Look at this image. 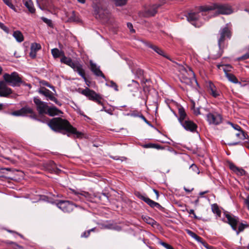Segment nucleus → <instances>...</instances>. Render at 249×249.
<instances>
[{"label": "nucleus", "instance_id": "nucleus-1", "mask_svg": "<svg viewBox=\"0 0 249 249\" xmlns=\"http://www.w3.org/2000/svg\"><path fill=\"white\" fill-rule=\"evenodd\" d=\"M48 125L53 131L60 132L62 130L76 135L78 138L82 137L83 134L77 131L67 120L60 117L53 118L48 123Z\"/></svg>", "mask_w": 249, "mask_h": 249}, {"label": "nucleus", "instance_id": "nucleus-2", "mask_svg": "<svg viewBox=\"0 0 249 249\" xmlns=\"http://www.w3.org/2000/svg\"><path fill=\"white\" fill-rule=\"evenodd\" d=\"M231 36V29L227 25L220 28L217 35L219 51L217 53H215L213 51H211V55L212 58L216 59L222 55L223 50L226 47V38L230 39Z\"/></svg>", "mask_w": 249, "mask_h": 249}, {"label": "nucleus", "instance_id": "nucleus-3", "mask_svg": "<svg viewBox=\"0 0 249 249\" xmlns=\"http://www.w3.org/2000/svg\"><path fill=\"white\" fill-rule=\"evenodd\" d=\"M178 69L179 72L178 77L182 83L190 86H194L195 84L198 85L195 73L190 68L187 69L184 66L179 65Z\"/></svg>", "mask_w": 249, "mask_h": 249}, {"label": "nucleus", "instance_id": "nucleus-4", "mask_svg": "<svg viewBox=\"0 0 249 249\" xmlns=\"http://www.w3.org/2000/svg\"><path fill=\"white\" fill-rule=\"evenodd\" d=\"M215 9L217 10L218 14L222 15H229L232 12L231 7L227 4L213 3L211 5H203L199 7V10L201 12H207Z\"/></svg>", "mask_w": 249, "mask_h": 249}, {"label": "nucleus", "instance_id": "nucleus-5", "mask_svg": "<svg viewBox=\"0 0 249 249\" xmlns=\"http://www.w3.org/2000/svg\"><path fill=\"white\" fill-rule=\"evenodd\" d=\"M4 81L9 85L12 87L19 86L22 83L21 78L17 72H13L12 73H5L3 76Z\"/></svg>", "mask_w": 249, "mask_h": 249}, {"label": "nucleus", "instance_id": "nucleus-6", "mask_svg": "<svg viewBox=\"0 0 249 249\" xmlns=\"http://www.w3.org/2000/svg\"><path fill=\"white\" fill-rule=\"evenodd\" d=\"M186 18L188 21L196 27H200L203 24V22L200 20V13L199 12L188 13Z\"/></svg>", "mask_w": 249, "mask_h": 249}, {"label": "nucleus", "instance_id": "nucleus-7", "mask_svg": "<svg viewBox=\"0 0 249 249\" xmlns=\"http://www.w3.org/2000/svg\"><path fill=\"white\" fill-rule=\"evenodd\" d=\"M56 206L65 213H70L77 207L74 203L68 200H59L56 203Z\"/></svg>", "mask_w": 249, "mask_h": 249}, {"label": "nucleus", "instance_id": "nucleus-8", "mask_svg": "<svg viewBox=\"0 0 249 249\" xmlns=\"http://www.w3.org/2000/svg\"><path fill=\"white\" fill-rule=\"evenodd\" d=\"M94 14L96 18L107 21L110 17V12L107 9L96 7L94 10Z\"/></svg>", "mask_w": 249, "mask_h": 249}, {"label": "nucleus", "instance_id": "nucleus-9", "mask_svg": "<svg viewBox=\"0 0 249 249\" xmlns=\"http://www.w3.org/2000/svg\"><path fill=\"white\" fill-rule=\"evenodd\" d=\"M34 102L36 105V109L39 114H46L49 108L47 103L42 101L38 97L34 98Z\"/></svg>", "mask_w": 249, "mask_h": 249}, {"label": "nucleus", "instance_id": "nucleus-10", "mask_svg": "<svg viewBox=\"0 0 249 249\" xmlns=\"http://www.w3.org/2000/svg\"><path fill=\"white\" fill-rule=\"evenodd\" d=\"M27 114H30V117L32 118L36 119V114L32 108L28 107H25L21 108L20 109L15 111L12 113V114L14 116H24Z\"/></svg>", "mask_w": 249, "mask_h": 249}, {"label": "nucleus", "instance_id": "nucleus-11", "mask_svg": "<svg viewBox=\"0 0 249 249\" xmlns=\"http://www.w3.org/2000/svg\"><path fill=\"white\" fill-rule=\"evenodd\" d=\"M38 92L39 93L45 96L48 99L53 101L56 105H58L59 106H61L62 104L60 102L58 101V100L54 96H53V93L50 90L44 87H41L39 89Z\"/></svg>", "mask_w": 249, "mask_h": 249}, {"label": "nucleus", "instance_id": "nucleus-12", "mask_svg": "<svg viewBox=\"0 0 249 249\" xmlns=\"http://www.w3.org/2000/svg\"><path fill=\"white\" fill-rule=\"evenodd\" d=\"M207 120L210 124L218 125L222 122V117L217 113H209L207 115Z\"/></svg>", "mask_w": 249, "mask_h": 249}, {"label": "nucleus", "instance_id": "nucleus-13", "mask_svg": "<svg viewBox=\"0 0 249 249\" xmlns=\"http://www.w3.org/2000/svg\"><path fill=\"white\" fill-rule=\"evenodd\" d=\"M225 214L228 220V223L231 226L234 231H236V226L239 222V218L228 213H225Z\"/></svg>", "mask_w": 249, "mask_h": 249}, {"label": "nucleus", "instance_id": "nucleus-14", "mask_svg": "<svg viewBox=\"0 0 249 249\" xmlns=\"http://www.w3.org/2000/svg\"><path fill=\"white\" fill-rule=\"evenodd\" d=\"M12 93V89L7 86L6 82L4 81H0V96L7 97Z\"/></svg>", "mask_w": 249, "mask_h": 249}, {"label": "nucleus", "instance_id": "nucleus-15", "mask_svg": "<svg viewBox=\"0 0 249 249\" xmlns=\"http://www.w3.org/2000/svg\"><path fill=\"white\" fill-rule=\"evenodd\" d=\"M71 68L74 71L77 72L84 79L85 82H87V79L85 75V70L81 63L78 61H76Z\"/></svg>", "mask_w": 249, "mask_h": 249}, {"label": "nucleus", "instance_id": "nucleus-16", "mask_svg": "<svg viewBox=\"0 0 249 249\" xmlns=\"http://www.w3.org/2000/svg\"><path fill=\"white\" fill-rule=\"evenodd\" d=\"M180 124L185 130L192 132H196L197 127L195 123L188 119L185 120Z\"/></svg>", "mask_w": 249, "mask_h": 249}, {"label": "nucleus", "instance_id": "nucleus-17", "mask_svg": "<svg viewBox=\"0 0 249 249\" xmlns=\"http://www.w3.org/2000/svg\"><path fill=\"white\" fill-rule=\"evenodd\" d=\"M90 69L96 76H101L105 80H107L105 75L100 70L99 67L97 66L96 64L94 63L92 61H90Z\"/></svg>", "mask_w": 249, "mask_h": 249}, {"label": "nucleus", "instance_id": "nucleus-18", "mask_svg": "<svg viewBox=\"0 0 249 249\" xmlns=\"http://www.w3.org/2000/svg\"><path fill=\"white\" fill-rule=\"evenodd\" d=\"M80 93L86 96L89 100L93 101L95 99L98 94L96 93L94 90L89 89L88 88L82 89Z\"/></svg>", "mask_w": 249, "mask_h": 249}, {"label": "nucleus", "instance_id": "nucleus-19", "mask_svg": "<svg viewBox=\"0 0 249 249\" xmlns=\"http://www.w3.org/2000/svg\"><path fill=\"white\" fill-rule=\"evenodd\" d=\"M178 116L175 113H174V114L177 117H178V120L180 124L183 122L185 120H187L188 119L187 114L183 107H178Z\"/></svg>", "mask_w": 249, "mask_h": 249}, {"label": "nucleus", "instance_id": "nucleus-20", "mask_svg": "<svg viewBox=\"0 0 249 249\" xmlns=\"http://www.w3.org/2000/svg\"><path fill=\"white\" fill-rule=\"evenodd\" d=\"M208 90L209 93L214 98H217L220 95V91L212 82L209 83Z\"/></svg>", "mask_w": 249, "mask_h": 249}, {"label": "nucleus", "instance_id": "nucleus-21", "mask_svg": "<svg viewBox=\"0 0 249 249\" xmlns=\"http://www.w3.org/2000/svg\"><path fill=\"white\" fill-rule=\"evenodd\" d=\"M160 6V5L158 4L153 5L150 8L145 11L144 16L145 17H150L154 16L157 13V9Z\"/></svg>", "mask_w": 249, "mask_h": 249}, {"label": "nucleus", "instance_id": "nucleus-22", "mask_svg": "<svg viewBox=\"0 0 249 249\" xmlns=\"http://www.w3.org/2000/svg\"><path fill=\"white\" fill-rule=\"evenodd\" d=\"M135 195L138 198L146 203L150 207L152 208H155V205L157 203L156 202L154 201L149 197L145 196L139 192L136 193Z\"/></svg>", "mask_w": 249, "mask_h": 249}, {"label": "nucleus", "instance_id": "nucleus-23", "mask_svg": "<svg viewBox=\"0 0 249 249\" xmlns=\"http://www.w3.org/2000/svg\"><path fill=\"white\" fill-rule=\"evenodd\" d=\"M41 49V45L37 43H32L31 46V51L29 54L30 56L35 58L36 55V52Z\"/></svg>", "mask_w": 249, "mask_h": 249}, {"label": "nucleus", "instance_id": "nucleus-24", "mask_svg": "<svg viewBox=\"0 0 249 249\" xmlns=\"http://www.w3.org/2000/svg\"><path fill=\"white\" fill-rule=\"evenodd\" d=\"M145 45L149 48L153 50L159 55H160L164 57L167 58V56L164 54V52L160 48L158 47L157 46L153 45L150 42H146Z\"/></svg>", "mask_w": 249, "mask_h": 249}, {"label": "nucleus", "instance_id": "nucleus-25", "mask_svg": "<svg viewBox=\"0 0 249 249\" xmlns=\"http://www.w3.org/2000/svg\"><path fill=\"white\" fill-rule=\"evenodd\" d=\"M62 113L63 112L57 108L55 107H49L46 114H48L50 116H54Z\"/></svg>", "mask_w": 249, "mask_h": 249}, {"label": "nucleus", "instance_id": "nucleus-26", "mask_svg": "<svg viewBox=\"0 0 249 249\" xmlns=\"http://www.w3.org/2000/svg\"><path fill=\"white\" fill-rule=\"evenodd\" d=\"M230 168L240 176L246 175L247 172L243 169L236 167L234 164H230Z\"/></svg>", "mask_w": 249, "mask_h": 249}, {"label": "nucleus", "instance_id": "nucleus-27", "mask_svg": "<svg viewBox=\"0 0 249 249\" xmlns=\"http://www.w3.org/2000/svg\"><path fill=\"white\" fill-rule=\"evenodd\" d=\"M102 229H110V230H114L118 231H120L122 230V228L120 226L114 224L112 223H109L107 224H103L102 225Z\"/></svg>", "mask_w": 249, "mask_h": 249}, {"label": "nucleus", "instance_id": "nucleus-28", "mask_svg": "<svg viewBox=\"0 0 249 249\" xmlns=\"http://www.w3.org/2000/svg\"><path fill=\"white\" fill-rule=\"evenodd\" d=\"M61 62L63 63H64L70 67H71L73 64H74L75 62H73L72 59L70 57H67L65 56V55H63L60 60Z\"/></svg>", "mask_w": 249, "mask_h": 249}, {"label": "nucleus", "instance_id": "nucleus-29", "mask_svg": "<svg viewBox=\"0 0 249 249\" xmlns=\"http://www.w3.org/2000/svg\"><path fill=\"white\" fill-rule=\"evenodd\" d=\"M25 6L30 13H34L35 12L36 10L32 0H27L25 3Z\"/></svg>", "mask_w": 249, "mask_h": 249}, {"label": "nucleus", "instance_id": "nucleus-30", "mask_svg": "<svg viewBox=\"0 0 249 249\" xmlns=\"http://www.w3.org/2000/svg\"><path fill=\"white\" fill-rule=\"evenodd\" d=\"M73 193L77 196V198L76 199L79 198L80 200H83L82 197L84 196L85 197H87L89 196V193L88 192H79L77 191H76L74 190H71Z\"/></svg>", "mask_w": 249, "mask_h": 249}, {"label": "nucleus", "instance_id": "nucleus-31", "mask_svg": "<svg viewBox=\"0 0 249 249\" xmlns=\"http://www.w3.org/2000/svg\"><path fill=\"white\" fill-rule=\"evenodd\" d=\"M13 36L15 38L16 40L19 42H21L24 40L22 34L19 31H15L13 33Z\"/></svg>", "mask_w": 249, "mask_h": 249}, {"label": "nucleus", "instance_id": "nucleus-32", "mask_svg": "<svg viewBox=\"0 0 249 249\" xmlns=\"http://www.w3.org/2000/svg\"><path fill=\"white\" fill-rule=\"evenodd\" d=\"M66 15L68 17V22H74L77 20L75 11H72L71 13H67Z\"/></svg>", "mask_w": 249, "mask_h": 249}, {"label": "nucleus", "instance_id": "nucleus-33", "mask_svg": "<svg viewBox=\"0 0 249 249\" xmlns=\"http://www.w3.org/2000/svg\"><path fill=\"white\" fill-rule=\"evenodd\" d=\"M4 243L5 244H6L7 245H11L13 249H24L22 246L18 245L16 242H14L10 241H6L4 242Z\"/></svg>", "mask_w": 249, "mask_h": 249}, {"label": "nucleus", "instance_id": "nucleus-34", "mask_svg": "<svg viewBox=\"0 0 249 249\" xmlns=\"http://www.w3.org/2000/svg\"><path fill=\"white\" fill-rule=\"evenodd\" d=\"M225 76L230 82L234 84H237L239 83L237 78L234 74L232 73H229L227 74Z\"/></svg>", "mask_w": 249, "mask_h": 249}, {"label": "nucleus", "instance_id": "nucleus-35", "mask_svg": "<svg viewBox=\"0 0 249 249\" xmlns=\"http://www.w3.org/2000/svg\"><path fill=\"white\" fill-rule=\"evenodd\" d=\"M237 131V132L235 135L236 137L239 139H245L247 138V137H248V135L242 130L241 128L240 130Z\"/></svg>", "mask_w": 249, "mask_h": 249}, {"label": "nucleus", "instance_id": "nucleus-36", "mask_svg": "<svg viewBox=\"0 0 249 249\" xmlns=\"http://www.w3.org/2000/svg\"><path fill=\"white\" fill-rule=\"evenodd\" d=\"M212 210L213 212L214 213H216L217 216L219 217L221 216V212L217 204H213L212 205Z\"/></svg>", "mask_w": 249, "mask_h": 249}, {"label": "nucleus", "instance_id": "nucleus-37", "mask_svg": "<svg viewBox=\"0 0 249 249\" xmlns=\"http://www.w3.org/2000/svg\"><path fill=\"white\" fill-rule=\"evenodd\" d=\"M187 232L193 238L196 239L198 241H200L201 240V238L198 236L197 234H196L195 233L193 232L192 231L187 230Z\"/></svg>", "mask_w": 249, "mask_h": 249}, {"label": "nucleus", "instance_id": "nucleus-38", "mask_svg": "<svg viewBox=\"0 0 249 249\" xmlns=\"http://www.w3.org/2000/svg\"><path fill=\"white\" fill-rule=\"evenodd\" d=\"M232 69V67L230 64H224V68H223V70L225 72V75L227 74H229L228 72H230L231 71V69Z\"/></svg>", "mask_w": 249, "mask_h": 249}, {"label": "nucleus", "instance_id": "nucleus-39", "mask_svg": "<svg viewBox=\"0 0 249 249\" xmlns=\"http://www.w3.org/2000/svg\"><path fill=\"white\" fill-rule=\"evenodd\" d=\"M53 56L54 58H58L60 56V52L57 48L53 49L51 51Z\"/></svg>", "mask_w": 249, "mask_h": 249}, {"label": "nucleus", "instance_id": "nucleus-40", "mask_svg": "<svg viewBox=\"0 0 249 249\" xmlns=\"http://www.w3.org/2000/svg\"><path fill=\"white\" fill-rule=\"evenodd\" d=\"M247 227V225L244 224L242 223H240L239 225L238 230L236 229V231H235L237 234H238L240 232L243 231L245 228Z\"/></svg>", "mask_w": 249, "mask_h": 249}, {"label": "nucleus", "instance_id": "nucleus-41", "mask_svg": "<svg viewBox=\"0 0 249 249\" xmlns=\"http://www.w3.org/2000/svg\"><path fill=\"white\" fill-rule=\"evenodd\" d=\"M4 3L7 5L9 8L14 10L15 11H16V9L15 8L14 5L12 3L11 0H2Z\"/></svg>", "mask_w": 249, "mask_h": 249}, {"label": "nucleus", "instance_id": "nucleus-42", "mask_svg": "<svg viewBox=\"0 0 249 249\" xmlns=\"http://www.w3.org/2000/svg\"><path fill=\"white\" fill-rule=\"evenodd\" d=\"M189 169L192 171V172L194 173H196L198 174L199 173V171L197 167V166L195 164H192L190 166Z\"/></svg>", "mask_w": 249, "mask_h": 249}, {"label": "nucleus", "instance_id": "nucleus-43", "mask_svg": "<svg viewBox=\"0 0 249 249\" xmlns=\"http://www.w3.org/2000/svg\"><path fill=\"white\" fill-rule=\"evenodd\" d=\"M143 220L148 224L153 225L155 223H156V221L153 219L152 218H151L149 217L145 216L143 218Z\"/></svg>", "mask_w": 249, "mask_h": 249}, {"label": "nucleus", "instance_id": "nucleus-44", "mask_svg": "<svg viewBox=\"0 0 249 249\" xmlns=\"http://www.w3.org/2000/svg\"><path fill=\"white\" fill-rule=\"evenodd\" d=\"M41 19H42V20L45 22V23H46L50 27H52L53 26V23H52V21L51 19H48L45 17H41Z\"/></svg>", "mask_w": 249, "mask_h": 249}, {"label": "nucleus", "instance_id": "nucleus-45", "mask_svg": "<svg viewBox=\"0 0 249 249\" xmlns=\"http://www.w3.org/2000/svg\"><path fill=\"white\" fill-rule=\"evenodd\" d=\"M159 243L167 249H174L172 246L163 241H160Z\"/></svg>", "mask_w": 249, "mask_h": 249}, {"label": "nucleus", "instance_id": "nucleus-46", "mask_svg": "<svg viewBox=\"0 0 249 249\" xmlns=\"http://www.w3.org/2000/svg\"><path fill=\"white\" fill-rule=\"evenodd\" d=\"M102 99L101 96L98 94L97 97L95 98V99H94L93 101H94L96 103H97L98 104L101 105L103 106V104L102 102H101V100Z\"/></svg>", "mask_w": 249, "mask_h": 249}, {"label": "nucleus", "instance_id": "nucleus-47", "mask_svg": "<svg viewBox=\"0 0 249 249\" xmlns=\"http://www.w3.org/2000/svg\"><path fill=\"white\" fill-rule=\"evenodd\" d=\"M228 123L230 124L232 128L235 130H239L241 129V127L237 124H233L231 122H228Z\"/></svg>", "mask_w": 249, "mask_h": 249}, {"label": "nucleus", "instance_id": "nucleus-48", "mask_svg": "<svg viewBox=\"0 0 249 249\" xmlns=\"http://www.w3.org/2000/svg\"><path fill=\"white\" fill-rule=\"evenodd\" d=\"M101 111H104L110 115L113 114V110L111 108H109V109H107L105 107L103 106V108L101 109Z\"/></svg>", "mask_w": 249, "mask_h": 249}, {"label": "nucleus", "instance_id": "nucleus-49", "mask_svg": "<svg viewBox=\"0 0 249 249\" xmlns=\"http://www.w3.org/2000/svg\"><path fill=\"white\" fill-rule=\"evenodd\" d=\"M0 28L6 33H8L9 29L5 26L2 23L0 22Z\"/></svg>", "mask_w": 249, "mask_h": 249}, {"label": "nucleus", "instance_id": "nucleus-50", "mask_svg": "<svg viewBox=\"0 0 249 249\" xmlns=\"http://www.w3.org/2000/svg\"><path fill=\"white\" fill-rule=\"evenodd\" d=\"M90 235L89 231H84L81 235V237L82 238H87Z\"/></svg>", "mask_w": 249, "mask_h": 249}, {"label": "nucleus", "instance_id": "nucleus-51", "mask_svg": "<svg viewBox=\"0 0 249 249\" xmlns=\"http://www.w3.org/2000/svg\"><path fill=\"white\" fill-rule=\"evenodd\" d=\"M110 86L113 88L114 89L116 90V91H118V86L117 85V84L114 82L113 81H111L110 82Z\"/></svg>", "mask_w": 249, "mask_h": 249}, {"label": "nucleus", "instance_id": "nucleus-52", "mask_svg": "<svg viewBox=\"0 0 249 249\" xmlns=\"http://www.w3.org/2000/svg\"><path fill=\"white\" fill-rule=\"evenodd\" d=\"M127 27L128 28V29L130 30V32H131L132 33H134L135 32V30L133 28V25L131 23H130V22L127 23Z\"/></svg>", "mask_w": 249, "mask_h": 249}, {"label": "nucleus", "instance_id": "nucleus-53", "mask_svg": "<svg viewBox=\"0 0 249 249\" xmlns=\"http://www.w3.org/2000/svg\"><path fill=\"white\" fill-rule=\"evenodd\" d=\"M42 84L43 85H45V86H46L47 87H49L50 88H51V89H52L53 91H54V87L52 85H51L49 83H48L46 81H43L42 82Z\"/></svg>", "mask_w": 249, "mask_h": 249}, {"label": "nucleus", "instance_id": "nucleus-54", "mask_svg": "<svg viewBox=\"0 0 249 249\" xmlns=\"http://www.w3.org/2000/svg\"><path fill=\"white\" fill-rule=\"evenodd\" d=\"M248 58H249V53H247L242 55V56L240 57L239 58H238V60H245V59H247Z\"/></svg>", "mask_w": 249, "mask_h": 249}, {"label": "nucleus", "instance_id": "nucleus-55", "mask_svg": "<svg viewBox=\"0 0 249 249\" xmlns=\"http://www.w3.org/2000/svg\"><path fill=\"white\" fill-rule=\"evenodd\" d=\"M153 145H154V143H149L144 144L143 146V147L144 148H153V147H154Z\"/></svg>", "mask_w": 249, "mask_h": 249}, {"label": "nucleus", "instance_id": "nucleus-56", "mask_svg": "<svg viewBox=\"0 0 249 249\" xmlns=\"http://www.w3.org/2000/svg\"><path fill=\"white\" fill-rule=\"evenodd\" d=\"M202 244L207 249H212L213 247L212 246H209L206 242H202Z\"/></svg>", "mask_w": 249, "mask_h": 249}, {"label": "nucleus", "instance_id": "nucleus-57", "mask_svg": "<svg viewBox=\"0 0 249 249\" xmlns=\"http://www.w3.org/2000/svg\"><path fill=\"white\" fill-rule=\"evenodd\" d=\"M140 115L139 116V117L142 118L146 124H150V123L146 120L145 117L141 113H140Z\"/></svg>", "mask_w": 249, "mask_h": 249}, {"label": "nucleus", "instance_id": "nucleus-58", "mask_svg": "<svg viewBox=\"0 0 249 249\" xmlns=\"http://www.w3.org/2000/svg\"><path fill=\"white\" fill-rule=\"evenodd\" d=\"M188 213L190 214H192L193 215V216H194V217L195 219H197V216L196 215V214L194 210H193V209L190 210L189 211H188Z\"/></svg>", "mask_w": 249, "mask_h": 249}, {"label": "nucleus", "instance_id": "nucleus-59", "mask_svg": "<svg viewBox=\"0 0 249 249\" xmlns=\"http://www.w3.org/2000/svg\"><path fill=\"white\" fill-rule=\"evenodd\" d=\"M155 208H156L160 210H162L164 208L158 203H156Z\"/></svg>", "mask_w": 249, "mask_h": 249}, {"label": "nucleus", "instance_id": "nucleus-60", "mask_svg": "<svg viewBox=\"0 0 249 249\" xmlns=\"http://www.w3.org/2000/svg\"><path fill=\"white\" fill-rule=\"evenodd\" d=\"M245 203L247 205L249 210V196H248L246 198L244 199Z\"/></svg>", "mask_w": 249, "mask_h": 249}, {"label": "nucleus", "instance_id": "nucleus-61", "mask_svg": "<svg viewBox=\"0 0 249 249\" xmlns=\"http://www.w3.org/2000/svg\"><path fill=\"white\" fill-rule=\"evenodd\" d=\"M153 146H154L153 148H156L157 149H163V147L159 144L154 143Z\"/></svg>", "mask_w": 249, "mask_h": 249}, {"label": "nucleus", "instance_id": "nucleus-62", "mask_svg": "<svg viewBox=\"0 0 249 249\" xmlns=\"http://www.w3.org/2000/svg\"><path fill=\"white\" fill-rule=\"evenodd\" d=\"M143 91H146L147 90H148V87L147 86L146 84H143L142 85Z\"/></svg>", "mask_w": 249, "mask_h": 249}, {"label": "nucleus", "instance_id": "nucleus-63", "mask_svg": "<svg viewBox=\"0 0 249 249\" xmlns=\"http://www.w3.org/2000/svg\"><path fill=\"white\" fill-rule=\"evenodd\" d=\"M194 113L196 115H198L199 114H200V112L199 111V108H196V109H195L194 110Z\"/></svg>", "mask_w": 249, "mask_h": 249}, {"label": "nucleus", "instance_id": "nucleus-64", "mask_svg": "<svg viewBox=\"0 0 249 249\" xmlns=\"http://www.w3.org/2000/svg\"><path fill=\"white\" fill-rule=\"evenodd\" d=\"M245 146L249 149V141L248 142H245L244 143Z\"/></svg>", "mask_w": 249, "mask_h": 249}]
</instances>
